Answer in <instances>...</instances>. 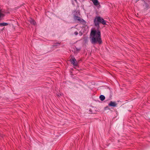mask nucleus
I'll use <instances>...</instances> for the list:
<instances>
[{
  "label": "nucleus",
  "instance_id": "10",
  "mask_svg": "<svg viewBox=\"0 0 150 150\" xmlns=\"http://www.w3.org/2000/svg\"><path fill=\"white\" fill-rule=\"evenodd\" d=\"M109 108L108 107V106H106L105 108H104V109L105 110H109Z\"/></svg>",
  "mask_w": 150,
  "mask_h": 150
},
{
  "label": "nucleus",
  "instance_id": "2",
  "mask_svg": "<svg viewBox=\"0 0 150 150\" xmlns=\"http://www.w3.org/2000/svg\"><path fill=\"white\" fill-rule=\"evenodd\" d=\"M71 58L70 59L69 61L71 62V63L74 66H77L78 63L76 59H75L73 56L71 55Z\"/></svg>",
  "mask_w": 150,
  "mask_h": 150
},
{
  "label": "nucleus",
  "instance_id": "5",
  "mask_svg": "<svg viewBox=\"0 0 150 150\" xmlns=\"http://www.w3.org/2000/svg\"><path fill=\"white\" fill-rule=\"evenodd\" d=\"M142 1L144 3V4L143 5L144 8V9L147 10L149 7V5L145 1Z\"/></svg>",
  "mask_w": 150,
  "mask_h": 150
},
{
  "label": "nucleus",
  "instance_id": "7",
  "mask_svg": "<svg viewBox=\"0 0 150 150\" xmlns=\"http://www.w3.org/2000/svg\"><path fill=\"white\" fill-rule=\"evenodd\" d=\"M5 16V14L3 13L2 10L0 9V18L3 17Z\"/></svg>",
  "mask_w": 150,
  "mask_h": 150
},
{
  "label": "nucleus",
  "instance_id": "14",
  "mask_svg": "<svg viewBox=\"0 0 150 150\" xmlns=\"http://www.w3.org/2000/svg\"><path fill=\"white\" fill-rule=\"evenodd\" d=\"M139 0H137L136 1V2H137Z\"/></svg>",
  "mask_w": 150,
  "mask_h": 150
},
{
  "label": "nucleus",
  "instance_id": "12",
  "mask_svg": "<svg viewBox=\"0 0 150 150\" xmlns=\"http://www.w3.org/2000/svg\"><path fill=\"white\" fill-rule=\"evenodd\" d=\"M82 33L80 31L79 32V34L80 36H81L82 35Z\"/></svg>",
  "mask_w": 150,
  "mask_h": 150
},
{
  "label": "nucleus",
  "instance_id": "13",
  "mask_svg": "<svg viewBox=\"0 0 150 150\" xmlns=\"http://www.w3.org/2000/svg\"><path fill=\"white\" fill-rule=\"evenodd\" d=\"M57 45H53L52 46L53 47H54L56 46Z\"/></svg>",
  "mask_w": 150,
  "mask_h": 150
},
{
  "label": "nucleus",
  "instance_id": "8",
  "mask_svg": "<svg viewBox=\"0 0 150 150\" xmlns=\"http://www.w3.org/2000/svg\"><path fill=\"white\" fill-rule=\"evenodd\" d=\"M99 98L101 100L103 101L105 99V97L104 95H101L100 96Z\"/></svg>",
  "mask_w": 150,
  "mask_h": 150
},
{
  "label": "nucleus",
  "instance_id": "4",
  "mask_svg": "<svg viewBox=\"0 0 150 150\" xmlns=\"http://www.w3.org/2000/svg\"><path fill=\"white\" fill-rule=\"evenodd\" d=\"M117 104L115 102H113L111 101L108 105V106L109 107H116Z\"/></svg>",
  "mask_w": 150,
  "mask_h": 150
},
{
  "label": "nucleus",
  "instance_id": "1",
  "mask_svg": "<svg viewBox=\"0 0 150 150\" xmlns=\"http://www.w3.org/2000/svg\"><path fill=\"white\" fill-rule=\"evenodd\" d=\"M93 22L95 26L97 28V30H91L89 36L90 40L93 44H100L102 43V41L101 39L100 31L99 30L100 28L99 24L102 23L103 25H106V21L101 17L97 16L95 18Z\"/></svg>",
  "mask_w": 150,
  "mask_h": 150
},
{
  "label": "nucleus",
  "instance_id": "11",
  "mask_svg": "<svg viewBox=\"0 0 150 150\" xmlns=\"http://www.w3.org/2000/svg\"><path fill=\"white\" fill-rule=\"evenodd\" d=\"M74 34L76 35H78V32H77V31H75L74 32Z\"/></svg>",
  "mask_w": 150,
  "mask_h": 150
},
{
  "label": "nucleus",
  "instance_id": "6",
  "mask_svg": "<svg viewBox=\"0 0 150 150\" xmlns=\"http://www.w3.org/2000/svg\"><path fill=\"white\" fill-rule=\"evenodd\" d=\"M29 21L31 24L33 25H35L36 24V22L32 18H30L29 20Z\"/></svg>",
  "mask_w": 150,
  "mask_h": 150
},
{
  "label": "nucleus",
  "instance_id": "9",
  "mask_svg": "<svg viewBox=\"0 0 150 150\" xmlns=\"http://www.w3.org/2000/svg\"><path fill=\"white\" fill-rule=\"evenodd\" d=\"M8 24L6 23H0V26H3L8 25Z\"/></svg>",
  "mask_w": 150,
  "mask_h": 150
},
{
  "label": "nucleus",
  "instance_id": "3",
  "mask_svg": "<svg viewBox=\"0 0 150 150\" xmlns=\"http://www.w3.org/2000/svg\"><path fill=\"white\" fill-rule=\"evenodd\" d=\"M74 18L75 20L79 21L81 23L85 22V21L84 20H83V19L81 18L79 16L74 15Z\"/></svg>",
  "mask_w": 150,
  "mask_h": 150
},
{
  "label": "nucleus",
  "instance_id": "15",
  "mask_svg": "<svg viewBox=\"0 0 150 150\" xmlns=\"http://www.w3.org/2000/svg\"><path fill=\"white\" fill-rule=\"evenodd\" d=\"M56 44H59V42H57Z\"/></svg>",
  "mask_w": 150,
  "mask_h": 150
},
{
  "label": "nucleus",
  "instance_id": "17",
  "mask_svg": "<svg viewBox=\"0 0 150 150\" xmlns=\"http://www.w3.org/2000/svg\"><path fill=\"white\" fill-rule=\"evenodd\" d=\"M150 6V3H149Z\"/></svg>",
  "mask_w": 150,
  "mask_h": 150
},
{
  "label": "nucleus",
  "instance_id": "16",
  "mask_svg": "<svg viewBox=\"0 0 150 150\" xmlns=\"http://www.w3.org/2000/svg\"><path fill=\"white\" fill-rule=\"evenodd\" d=\"M75 1H77V0H74Z\"/></svg>",
  "mask_w": 150,
  "mask_h": 150
}]
</instances>
